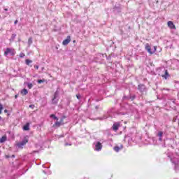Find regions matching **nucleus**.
<instances>
[{
    "label": "nucleus",
    "instance_id": "obj_1",
    "mask_svg": "<svg viewBox=\"0 0 179 179\" xmlns=\"http://www.w3.org/2000/svg\"><path fill=\"white\" fill-rule=\"evenodd\" d=\"M8 54H10L13 57L16 54V51L14 48H7L4 52V55L8 57Z\"/></svg>",
    "mask_w": 179,
    "mask_h": 179
},
{
    "label": "nucleus",
    "instance_id": "obj_2",
    "mask_svg": "<svg viewBox=\"0 0 179 179\" xmlns=\"http://www.w3.org/2000/svg\"><path fill=\"white\" fill-rule=\"evenodd\" d=\"M64 118L65 117H62V119H60V121H57L56 122H55V124H53V128H59L61 125H64Z\"/></svg>",
    "mask_w": 179,
    "mask_h": 179
},
{
    "label": "nucleus",
    "instance_id": "obj_3",
    "mask_svg": "<svg viewBox=\"0 0 179 179\" xmlns=\"http://www.w3.org/2000/svg\"><path fill=\"white\" fill-rule=\"evenodd\" d=\"M29 142V139L27 138V136L24 138V140L22 142H20L17 144V146H18V148H22V146H24V145H26V143H27Z\"/></svg>",
    "mask_w": 179,
    "mask_h": 179
},
{
    "label": "nucleus",
    "instance_id": "obj_4",
    "mask_svg": "<svg viewBox=\"0 0 179 179\" xmlns=\"http://www.w3.org/2000/svg\"><path fill=\"white\" fill-rule=\"evenodd\" d=\"M137 89H138V90L141 92V93H143V92H145V90H146V87L143 84H139L138 85V88Z\"/></svg>",
    "mask_w": 179,
    "mask_h": 179
},
{
    "label": "nucleus",
    "instance_id": "obj_5",
    "mask_svg": "<svg viewBox=\"0 0 179 179\" xmlns=\"http://www.w3.org/2000/svg\"><path fill=\"white\" fill-rule=\"evenodd\" d=\"M167 26L168 27H169V29L176 30V29H177V27H176V25L174 24V23L172 21H169L167 22Z\"/></svg>",
    "mask_w": 179,
    "mask_h": 179
},
{
    "label": "nucleus",
    "instance_id": "obj_6",
    "mask_svg": "<svg viewBox=\"0 0 179 179\" xmlns=\"http://www.w3.org/2000/svg\"><path fill=\"white\" fill-rule=\"evenodd\" d=\"M103 148V145H101V143L97 142L96 145H95V150L97 152H100Z\"/></svg>",
    "mask_w": 179,
    "mask_h": 179
},
{
    "label": "nucleus",
    "instance_id": "obj_7",
    "mask_svg": "<svg viewBox=\"0 0 179 179\" xmlns=\"http://www.w3.org/2000/svg\"><path fill=\"white\" fill-rule=\"evenodd\" d=\"M57 97H58V92L57 91H56L54 94V97L52 99V104H57L58 103V100L55 101V99H57Z\"/></svg>",
    "mask_w": 179,
    "mask_h": 179
},
{
    "label": "nucleus",
    "instance_id": "obj_8",
    "mask_svg": "<svg viewBox=\"0 0 179 179\" xmlns=\"http://www.w3.org/2000/svg\"><path fill=\"white\" fill-rule=\"evenodd\" d=\"M71 41V36H68L66 39L64 40L62 42L63 45H68Z\"/></svg>",
    "mask_w": 179,
    "mask_h": 179
},
{
    "label": "nucleus",
    "instance_id": "obj_9",
    "mask_svg": "<svg viewBox=\"0 0 179 179\" xmlns=\"http://www.w3.org/2000/svg\"><path fill=\"white\" fill-rule=\"evenodd\" d=\"M145 48L148 51V52H149V54H150V55H152V54H153V52H152V48H150V45H149V43L145 44Z\"/></svg>",
    "mask_w": 179,
    "mask_h": 179
},
{
    "label": "nucleus",
    "instance_id": "obj_10",
    "mask_svg": "<svg viewBox=\"0 0 179 179\" xmlns=\"http://www.w3.org/2000/svg\"><path fill=\"white\" fill-rule=\"evenodd\" d=\"M22 129L24 131H30V123H27L25 125H24Z\"/></svg>",
    "mask_w": 179,
    "mask_h": 179
},
{
    "label": "nucleus",
    "instance_id": "obj_11",
    "mask_svg": "<svg viewBox=\"0 0 179 179\" xmlns=\"http://www.w3.org/2000/svg\"><path fill=\"white\" fill-rule=\"evenodd\" d=\"M118 128H120V123H115L113 124V131H118Z\"/></svg>",
    "mask_w": 179,
    "mask_h": 179
},
{
    "label": "nucleus",
    "instance_id": "obj_12",
    "mask_svg": "<svg viewBox=\"0 0 179 179\" xmlns=\"http://www.w3.org/2000/svg\"><path fill=\"white\" fill-rule=\"evenodd\" d=\"M28 93H29V91H27L26 88H24L20 91V94H22V96H26V94H27Z\"/></svg>",
    "mask_w": 179,
    "mask_h": 179
},
{
    "label": "nucleus",
    "instance_id": "obj_13",
    "mask_svg": "<svg viewBox=\"0 0 179 179\" xmlns=\"http://www.w3.org/2000/svg\"><path fill=\"white\" fill-rule=\"evenodd\" d=\"M169 77H170V74H169V71L167 70H165V74L162 75V78H164V79H167Z\"/></svg>",
    "mask_w": 179,
    "mask_h": 179
},
{
    "label": "nucleus",
    "instance_id": "obj_14",
    "mask_svg": "<svg viewBox=\"0 0 179 179\" xmlns=\"http://www.w3.org/2000/svg\"><path fill=\"white\" fill-rule=\"evenodd\" d=\"M6 136H3L1 138H0V143H3V142H6Z\"/></svg>",
    "mask_w": 179,
    "mask_h": 179
},
{
    "label": "nucleus",
    "instance_id": "obj_15",
    "mask_svg": "<svg viewBox=\"0 0 179 179\" xmlns=\"http://www.w3.org/2000/svg\"><path fill=\"white\" fill-rule=\"evenodd\" d=\"M33 44V38H29L28 39V45H31Z\"/></svg>",
    "mask_w": 179,
    "mask_h": 179
},
{
    "label": "nucleus",
    "instance_id": "obj_16",
    "mask_svg": "<svg viewBox=\"0 0 179 179\" xmlns=\"http://www.w3.org/2000/svg\"><path fill=\"white\" fill-rule=\"evenodd\" d=\"M31 62H33V61L29 59H27L25 60V63H26V65H30V64H31Z\"/></svg>",
    "mask_w": 179,
    "mask_h": 179
},
{
    "label": "nucleus",
    "instance_id": "obj_17",
    "mask_svg": "<svg viewBox=\"0 0 179 179\" xmlns=\"http://www.w3.org/2000/svg\"><path fill=\"white\" fill-rule=\"evenodd\" d=\"M50 118H54L55 120H56V121H58V117L55 116V115L52 114L50 115Z\"/></svg>",
    "mask_w": 179,
    "mask_h": 179
},
{
    "label": "nucleus",
    "instance_id": "obj_18",
    "mask_svg": "<svg viewBox=\"0 0 179 179\" xmlns=\"http://www.w3.org/2000/svg\"><path fill=\"white\" fill-rule=\"evenodd\" d=\"M120 147H118V146H115V147H114V151L115 152H118L119 150H120Z\"/></svg>",
    "mask_w": 179,
    "mask_h": 179
},
{
    "label": "nucleus",
    "instance_id": "obj_19",
    "mask_svg": "<svg viewBox=\"0 0 179 179\" xmlns=\"http://www.w3.org/2000/svg\"><path fill=\"white\" fill-rule=\"evenodd\" d=\"M2 110H3V105L0 103V114H2Z\"/></svg>",
    "mask_w": 179,
    "mask_h": 179
},
{
    "label": "nucleus",
    "instance_id": "obj_20",
    "mask_svg": "<svg viewBox=\"0 0 179 179\" xmlns=\"http://www.w3.org/2000/svg\"><path fill=\"white\" fill-rule=\"evenodd\" d=\"M15 38H16V34H13L11 35V40L13 41V40H15Z\"/></svg>",
    "mask_w": 179,
    "mask_h": 179
},
{
    "label": "nucleus",
    "instance_id": "obj_21",
    "mask_svg": "<svg viewBox=\"0 0 179 179\" xmlns=\"http://www.w3.org/2000/svg\"><path fill=\"white\" fill-rule=\"evenodd\" d=\"M27 86H28L29 89H32L33 88V84H31V83H28Z\"/></svg>",
    "mask_w": 179,
    "mask_h": 179
},
{
    "label": "nucleus",
    "instance_id": "obj_22",
    "mask_svg": "<svg viewBox=\"0 0 179 179\" xmlns=\"http://www.w3.org/2000/svg\"><path fill=\"white\" fill-rule=\"evenodd\" d=\"M24 56H25L24 53L23 52L20 53V58H24Z\"/></svg>",
    "mask_w": 179,
    "mask_h": 179
},
{
    "label": "nucleus",
    "instance_id": "obj_23",
    "mask_svg": "<svg viewBox=\"0 0 179 179\" xmlns=\"http://www.w3.org/2000/svg\"><path fill=\"white\" fill-rule=\"evenodd\" d=\"M158 136H159L160 138H162V136H163V133H162V131H159V132L158 133Z\"/></svg>",
    "mask_w": 179,
    "mask_h": 179
},
{
    "label": "nucleus",
    "instance_id": "obj_24",
    "mask_svg": "<svg viewBox=\"0 0 179 179\" xmlns=\"http://www.w3.org/2000/svg\"><path fill=\"white\" fill-rule=\"evenodd\" d=\"M35 107H36V106H34V105H29V108H31L32 110H34Z\"/></svg>",
    "mask_w": 179,
    "mask_h": 179
},
{
    "label": "nucleus",
    "instance_id": "obj_25",
    "mask_svg": "<svg viewBox=\"0 0 179 179\" xmlns=\"http://www.w3.org/2000/svg\"><path fill=\"white\" fill-rule=\"evenodd\" d=\"M43 82H44V80H38V83H39V84L43 83Z\"/></svg>",
    "mask_w": 179,
    "mask_h": 179
},
{
    "label": "nucleus",
    "instance_id": "obj_26",
    "mask_svg": "<svg viewBox=\"0 0 179 179\" xmlns=\"http://www.w3.org/2000/svg\"><path fill=\"white\" fill-rule=\"evenodd\" d=\"M17 20H15V22H14V24H17Z\"/></svg>",
    "mask_w": 179,
    "mask_h": 179
},
{
    "label": "nucleus",
    "instance_id": "obj_27",
    "mask_svg": "<svg viewBox=\"0 0 179 179\" xmlns=\"http://www.w3.org/2000/svg\"><path fill=\"white\" fill-rule=\"evenodd\" d=\"M34 66V68H35L36 69H38V66L35 65V66Z\"/></svg>",
    "mask_w": 179,
    "mask_h": 179
},
{
    "label": "nucleus",
    "instance_id": "obj_28",
    "mask_svg": "<svg viewBox=\"0 0 179 179\" xmlns=\"http://www.w3.org/2000/svg\"><path fill=\"white\" fill-rule=\"evenodd\" d=\"M76 97H77V99L79 100V99H80V97H79V95H76Z\"/></svg>",
    "mask_w": 179,
    "mask_h": 179
},
{
    "label": "nucleus",
    "instance_id": "obj_29",
    "mask_svg": "<svg viewBox=\"0 0 179 179\" xmlns=\"http://www.w3.org/2000/svg\"><path fill=\"white\" fill-rule=\"evenodd\" d=\"M157 48V47H156V46L154 47V50H155V51H156Z\"/></svg>",
    "mask_w": 179,
    "mask_h": 179
},
{
    "label": "nucleus",
    "instance_id": "obj_30",
    "mask_svg": "<svg viewBox=\"0 0 179 179\" xmlns=\"http://www.w3.org/2000/svg\"><path fill=\"white\" fill-rule=\"evenodd\" d=\"M4 113H8V110H7V109H5V110H4Z\"/></svg>",
    "mask_w": 179,
    "mask_h": 179
},
{
    "label": "nucleus",
    "instance_id": "obj_31",
    "mask_svg": "<svg viewBox=\"0 0 179 179\" xmlns=\"http://www.w3.org/2000/svg\"><path fill=\"white\" fill-rule=\"evenodd\" d=\"M4 10H5L6 12H8V8H5Z\"/></svg>",
    "mask_w": 179,
    "mask_h": 179
},
{
    "label": "nucleus",
    "instance_id": "obj_32",
    "mask_svg": "<svg viewBox=\"0 0 179 179\" xmlns=\"http://www.w3.org/2000/svg\"><path fill=\"white\" fill-rule=\"evenodd\" d=\"M1 120H2V117L0 116V121H1Z\"/></svg>",
    "mask_w": 179,
    "mask_h": 179
},
{
    "label": "nucleus",
    "instance_id": "obj_33",
    "mask_svg": "<svg viewBox=\"0 0 179 179\" xmlns=\"http://www.w3.org/2000/svg\"><path fill=\"white\" fill-rule=\"evenodd\" d=\"M17 96H18V95H15V99H16V98L17 97Z\"/></svg>",
    "mask_w": 179,
    "mask_h": 179
},
{
    "label": "nucleus",
    "instance_id": "obj_34",
    "mask_svg": "<svg viewBox=\"0 0 179 179\" xmlns=\"http://www.w3.org/2000/svg\"><path fill=\"white\" fill-rule=\"evenodd\" d=\"M178 125H179V120H178Z\"/></svg>",
    "mask_w": 179,
    "mask_h": 179
}]
</instances>
